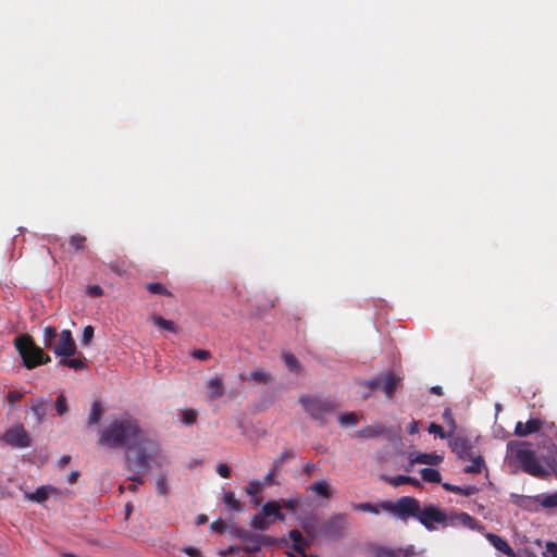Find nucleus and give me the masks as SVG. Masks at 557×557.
I'll return each instance as SVG.
<instances>
[{
	"label": "nucleus",
	"instance_id": "f257e3e1",
	"mask_svg": "<svg viewBox=\"0 0 557 557\" xmlns=\"http://www.w3.org/2000/svg\"><path fill=\"white\" fill-rule=\"evenodd\" d=\"M99 444L110 448H124L126 468L132 473H146L159 454V445L147 437L137 419L131 416L114 418L100 430Z\"/></svg>",
	"mask_w": 557,
	"mask_h": 557
},
{
	"label": "nucleus",
	"instance_id": "f03ea898",
	"mask_svg": "<svg viewBox=\"0 0 557 557\" xmlns=\"http://www.w3.org/2000/svg\"><path fill=\"white\" fill-rule=\"evenodd\" d=\"M395 517L405 522L409 518H416L429 531L435 530V523L446 525L461 524L472 530L478 527V520L467 512L448 516L435 505H426L421 508L420 502L412 496H403L397 499Z\"/></svg>",
	"mask_w": 557,
	"mask_h": 557
},
{
	"label": "nucleus",
	"instance_id": "7ed1b4c3",
	"mask_svg": "<svg viewBox=\"0 0 557 557\" xmlns=\"http://www.w3.org/2000/svg\"><path fill=\"white\" fill-rule=\"evenodd\" d=\"M508 449L525 473L540 479L548 476V471L537 461L535 453L530 448L529 443L509 442Z\"/></svg>",
	"mask_w": 557,
	"mask_h": 557
},
{
	"label": "nucleus",
	"instance_id": "20e7f679",
	"mask_svg": "<svg viewBox=\"0 0 557 557\" xmlns=\"http://www.w3.org/2000/svg\"><path fill=\"white\" fill-rule=\"evenodd\" d=\"M14 346L22 357L24 367L27 369H34L50 361V357L35 344L33 337L28 334L15 337Z\"/></svg>",
	"mask_w": 557,
	"mask_h": 557
},
{
	"label": "nucleus",
	"instance_id": "39448f33",
	"mask_svg": "<svg viewBox=\"0 0 557 557\" xmlns=\"http://www.w3.org/2000/svg\"><path fill=\"white\" fill-rule=\"evenodd\" d=\"M299 403L305 411L313 420L318 421L320 425H324L327 417L333 414L336 409V405L333 401L317 396L301 395Z\"/></svg>",
	"mask_w": 557,
	"mask_h": 557
},
{
	"label": "nucleus",
	"instance_id": "423d86ee",
	"mask_svg": "<svg viewBox=\"0 0 557 557\" xmlns=\"http://www.w3.org/2000/svg\"><path fill=\"white\" fill-rule=\"evenodd\" d=\"M2 441L12 447L26 448L30 446V437L23 425H16L9 429L3 435Z\"/></svg>",
	"mask_w": 557,
	"mask_h": 557
},
{
	"label": "nucleus",
	"instance_id": "0eeeda50",
	"mask_svg": "<svg viewBox=\"0 0 557 557\" xmlns=\"http://www.w3.org/2000/svg\"><path fill=\"white\" fill-rule=\"evenodd\" d=\"M52 351L60 357H71L77 352L76 344L70 330H63L59 341L52 347Z\"/></svg>",
	"mask_w": 557,
	"mask_h": 557
},
{
	"label": "nucleus",
	"instance_id": "6e6552de",
	"mask_svg": "<svg viewBox=\"0 0 557 557\" xmlns=\"http://www.w3.org/2000/svg\"><path fill=\"white\" fill-rule=\"evenodd\" d=\"M396 502L382 500L377 504L372 503H351V508L356 511L370 512L372 515H379L381 511H387L395 516Z\"/></svg>",
	"mask_w": 557,
	"mask_h": 557
},
{
	"label": "nucleus",
	"instance_id": "1a4fd4ad",
	"mask_svg": "<svg viewBox=\"0 0 557 557\" xmlns=\"http://www.w3.org/2000/svg\"><path fill=\"white\" fill-rule=\"evenodd\" d=\"M449 446L459 459L467 460L468 458H471V451L473 447L468 438L462 436H455L449 440Z\"/></svg>",
	"mask_w": 557,
	"mask_h": 557
},
{
	"label": "nucleus",
	"instance_id": "9d476101",
	"mask_svg": "<svg viewBox=\"0 0 557 557\" xmlns=\"http://www.w3.org/2000/svg\"><path fill=\"white\" fill-rule=\"evenodd\" d=\"M543 426V421L540 418L529 419L527 422L518 421L515 426V434L520 437L539 432Z\"/></svg>",
	"mask_w": 557,
	"mask_h": 557
},
{
	"label": "nucleus",
	"instance_id": "9b49d317",
	"mask_svg": "<svg viewBox=\"0 0 557 557\" xmlns=\"http://www.w3.org/2000/svg\"><path fill=\"white\" fill-rule=\"evenodd\" d=\"M381 388L387 398H392L396 389L398 388L401 377L396 375L392 371L385 372L382 376Z\"/></svg>",
	"mask_w": 557,
	"mask_h": 557
},
{
	"label": "nucleus",
	"instance_id": "f8f14e48",
	"mask_svg": "<svg viewBox=\"0 0 557 557\" xmlns=\"http://www.w3.org/2000/svg\"><path fill=\"white\" fill-rule=\"evenodd\" d=\"M346 527V516L344 513L333 515L323 525V532L326 535H336Z\"/></svg>",
	"mask_w": 557,
	"mask_h": 557
},
{
	"label": "nucleus",
	"instance_id": "ddd939ff",
	"mask_svg": "<svg viewBox=\"0 0 557 557\" xmlns=\"http://www.w3.org/2000/svg\"><path fill=\"white\" fill-rule=\"evenodd\" d=\"M60 491L59 488L51 486V485H42L37 487L34 492L27 493L26 497L27 499L35 502V503H44L46 502L50 495H59Z\"/></svg>",
	"mask_w": 557,
	"mask_h": 557
},
{
	"label": "nucleus",
	"instance_id": "4468645a",
	"mask_svg": "<svg viewBox=\"0 0 557 557\" xmlns=\"http://www.w3.org/2000/svg\"><path fill=\"white\" fill-rule=\"evenodd\" d=\"M485 537L497 550L502 552L507 557H517L516 552L504 537L494 533H486Z\"/></svg>",
	"mask_w": 557,
	"mask_h": 557
},
{
	"label": "nucleus",
	"instance_id": "2eb2a0df",
	"mask_svg": "<svg viewBox=\"0 0 557 557\" xmlns=\"http://www.w3.org/2000/svg\"><path fill=\"white\" fill-rule=\"evenodd\" d=\"M242 540L245 542V546L242 547V550L245 553H256L259 552L264 543V540L256 534H251L249 532H242L239 534Z\"/></svg>",
	"mask_w": 557,
	"mask_h": 557
},
{
	"label": "nucleus",
	"instance_id": "dca6fc26",
	"mask_svg": "<svg viewBox=\"0 0 557 557\" xmlns=\"http://www.w3.org/2000/svg\"><path fill=\"white\" fill-rule=\"evenodd\" d=\"M371 557H400L399 547H392L380 544H371L369 546Z\"/></svg>",
	"mask_w": 557,
	"mask_h": 557
},
{
	"label": "nucleus",
	"instance_id": "f3484780",
	"mask_svg": "<svg viewBox=\"0 0 557 557\" xmlns=\"http://www.w3.org/2000/svg\"><path fill=\"white\" fill-rule=\"evenodd\" d=\"M443 460V457L440 455H436L434 453L428 454V453H419L417 455L410 456V463H421V465H429V466H437Z\"/></svg>",
	"mask_w": 557,
	"mask_h": 557
},
{
	"label": "nucleus",
	"instance_id": "a211bd4d",
	"mask_svg": "<svg viewBox=\"0 0 557 557\" xmlns=\"http://www.w3.org/2000/svg\"><path fill=\"white\" fill-rule=\"evenodd\" d=\"M289 539L293 541L290 546L293 553L292 554H300L301 557H305V548L307 546V541L298 530H292L288 532Z\"/></svg>",
	"mask_w": 557,
	"mask_h": 557
},
{
	"label": "nucleus",
	"instance_id": "6ab92c4d",
	"mask_svg": "<svg viewBox=\"0 0 557 557\" xmlns=\"http://www.w3.org/2000/svg\"><path fill=\"white\" fill-rule=\"evenodd\" d=\"M59 366L67 367L76 371L86 370L88 368L87 360L83 357L82 354H78V356L75 358L62 357L59 360Z\"/></svg>",
	"mask_w": 557,
	"mask_h": 557
},
{
	"label": "nucleus",
	"instance_id": "aec40b11",
	"mask_svg": "<svg viewBox=\"0 0 557 557\" xmlns=\"http://www.w3.org/2000/svg\"><path fill=\"white\" fill-rule=\"evenodd\" d=\"M386 432V428L380 423L370 424L361 428L357 432V436L362 438H374L383 435Z\"/></svg>",
	"mask_w": 557,
	"mask_h": 557
},
{
	"label": "nucleus",
	"instance_id": "412c9836",
	"mask_svg": "<svg viewBox=\"0 0 557 557\" xmlns=\"http://www.w3.org/2000/svg\"><path fill=\"white\" fill-rule=\"evenodd\" d=\"M50 404L51 399H34L32 401V411L34 412L38 423H41L42 419L47 414Z\"/></svg>",
	"mask_w": 557,
	"mask_h": 557
},
{
	"label": "nucleus",
	"instance_id": "4be33fe9",
	"mask_svg": "<svg viewBox=\"0 0 557 557\" xmlns=\"http://www.w3.org/2000/svg\"><path fill=\"white\" fill-rule=\"evenodd\" d=\"M310 492L315 493L317 495L323 497V498H331L332 497V490L327 481L325 480H319L313 482L311 485L307 488Z\"/></svg>",
	"mask_w": 557,
	"mask_h": 557
},
{
	"label": "nucleus",
	"instance_id": "5701e85b",
	"mask_svg": "<svg viewBox=\"0 0 557 557\" xmlns=\"http://www.w3.org/2000/svg\"><path fill=\"white\" fill-rule=\"evenodd\" d=\"M104 413V409L100 400H95L91 404L89 417L87 419V425L92 426L100 422L102 416Z\"/></svg>",
	"mask_w": 557,
	"mask_h": 557
},
{
	"label": "nucleus",
	"instance_id": "b1692460",
	"mask_svg": "<svg viewBox=\"0 0 557 557\" xmlns=\"http://www.w3.org/2000/svg\"><path fill=\"white\" fill-rule=\"evenodd\" d=\"M442 486L444 490H446L448 492H451L455 494H460L463 496H472L479 492V488L475 485H467V486L461 487V486L445 482V483H442Z\"/></svg>",
	"mask_w": 557,
	"mask_h": 557
},
{
	"label": "nucleus",
	"instance_id": "393cba45",
	"mask_svg": "<svg viewBox=\"0 0 557 557\" xmlns=\"http://www.w3.org/2000/svg\"><path fill=\"white\" fill-rule=\"evenodd\" d=\"M208 388L212 398H219L224 394L223 382L220 377L215 376L208 381Z\"/></svg>",
	"mask_w": 557,
	"mask_h": 557
},
{
	"label": "nucleus",
	"instance_id": "a878e982",
	"mask_svg": "<svg viewBox=\"0 0 557 557\" xmlns=\"http://www.w3.org/2000/svg\"><path fill=\"white\" fill-rule=\"evenodd\" d=\"M382 379L381 376L372 377L370 380L362 381L360 383L361 386L366 387L367 391L363 393L362 397L364 399L369 398L373 392L377 388H381Z\"/></svg>",
	"mask_w": 557,
	"mask_h": 557
},
{
	"label": "nucleus",
	"instance_id": "bb28decb",
	"mask_svg": "<svg viewBox=\"0 0 557 557\" xmlns=\"http://www.w3.org/2000/svg\"><path fill=\"white\" fill-rule=\"evenodd\" d=\"M58 337V331L54 326L48 325L44 329V345L52 350V347L55 345V339Z\"/></svg>",
	"mask_w": 557,
	"mask_h": 557
},
{
	"label": "nucleus",
	"instance_id": "cd10ccee",
	"mask_svg": "<svg viewBox=\"0 0 557 557\" xmlns=\"http://www.w3.org/2000/svg\"><path fill=\"white\" fill-rule=\"evenodd\" d=\"M421 478L425 482L430 483H441L442 476L441 473L433 468H423L420 471Z\"/></svg>",
	"mask_w": 557,
	"mask_h": 557
},
{
	"label": "nucleus",
	"instance_id": "c85d7f7f",
	"mask_svg": "<svg viewBox=\"0 0 557 557\" xmlns=\"http://www.w3.org/2000/svg\"><path fill=\"white\" fill-rule=\"evenodd\" d=\"M471 465L467 466L463 471L465 473H481L484 466H485V461L483 459L482 456H476V457H472L471 456Z\"/></svg>",
	"mask_w": 557,
	"mask_h": 557
},
{
	"label": "nucleus",
	"instance_id": "c756f323",
	"mask_svg": "<svg viewBox=\"0 0 557 557\" xmlns=\"http://www.w3.org/2000/svg\"><path fill=\"white\" fill-rule=\"evenodd\" d=\"M223 503L232 510L240 512L243 510V506L240 502L235 497L233 492H226L223 495Z\"/></svg>",
	"mask_w": 557,
	"mask_h": 557
},
{
	"label": "nucleus",
	"instance_id": "7c9ffc66",
	"mask_svg": "<svg viewBox=\"0 0 557 557\" xmlns=\"http://www.w3.org/2000/svg\"><path fill=\"white\" fill-rule=\"evenodd\" d=\"M536 500L544 508H557V491L548 495H539Z\"/></svg>",
	"mask_w": 557,
	"mask_h": 557
},
{
	"label": "nucleus",
	"instance_id": "2f4dec72",
	"mask_svg": "<svg viewBox=\"0 0 557 557\" xmlns=\"http://www.w3.org/2000/svg\"><path fill=\"white\" fill-rule=\"evenodd\" d=\"M544 460L547 465L546 470L549 474H556L557 475V456L555 455L553 448H549L547 455L544 457Z\"/></svg>",
	"mask_w": 557,
	"mask_h": 557
},
{
	"label": "nucleus",
	"instance_id": "473e14b6",
	"mask_svg": "<svg viewBox=\"0 0 557 557\" xmlns=\"http://www.w3.org/2000/svg\"><path fill=\"white\" fill-rule=\"evenodd\" d=\"M295 458V453L293 450H284L280 454L278 457H276L274 460H273V466L275 469H280L282 468V466L288 461V460H292Z\"/></svg>",
	"mask_w": 557,
	"mask_h": 557
},
{
	"label": "nucleus",
	"instance_id": "72a5a7b5",
	"mask_svg": "<svg viewBox=\"0 0 557 557\" xmlns=\"http://www.w3.org/2000/svg\"><path fill=\"white\" fill-rule=\"evenodd\" d=\"M154 324L163 330H166L169 332H176V326L173 323V321L166 320L161 315H154L152 318Z\"/></svg>",
	"mask_w": 557,
	"mask_h": 557
},
{
	"label": "nucleus",
	"instance_id": "f704fd0d",
	"mask_svg": "<svg viewBox=\"0 0 557 557\" xmlns=\"http://www.w3.org/2000/svg\"><path fill=\"white\" fill-rule=\"evenodd\" d=\"M146 288L151 294H158V295H163V296H168V297L172 296V293L170 290H168L161 283H148L146 285Z\"/></svg>",
	"mask_w": 557,
	"mask_h": 557
},
{
	"label": "nucleus",
	"instance_id": "c9c22d12",
	"mask_svg": "<svg viewBox=\"0 0 557 557\" xmlns=\"http://www.w3.org/2000/svg\"><path fill=\"white\" fill-rule=\"evenodd\" d=\"M249 380H253V381H257L259 383H271L273 381L272 376L270 375V373L268 372H264V371H252L250 374H249Z\"/></svg>",
	"mask_w": 557,
	"mask_h": 557
},
{
	"label": "nucleus",
	"instance_id": "e433bc0d",
	"mask_svg": "<svg viewBox=\"0 0 557 557\" xmlns=\"http://www.w3.org/2000/svg\"><path fill=\"white\" fill-rule=\"evenodd\" d=\"M283 360L286 364V367L290 370V371H294V372H297L300 368L299 366V362L297 360V358L289 354V352H284L283 354Z\"/></svg>",
	"mask_w": 557,
	"mask_h": 557
},
{
	"label": "nucleus",
	"instance_id": "4c0bfd02",
	"mask_svg": "<svg viewBox=\"0 0 557 557\" xmlns=\"http://www.w3.org/2000/svg\"><path fill=\"white\" fill-rule=\"evenodd\" d=\"M263 483L259 480H252L246 487V493L250 496H257L263 490Z\"/></svg>",
	"mask_w": 557,
	"mask_h": 557
},
{
	"label": "nucleus",
	"instance_id": "58836bf2",
	"mask_svg": "<svg viewBox=\"0 0 557 557\" xmlns=\"http://www.w3.org/2000/svg\"><path fill=\"white\" fill-rule=\"evenodd\" d=\"M338 421L343 426H354L358 423V417L354 412H347L339 416Z\"/></svg>",
	"mask_w": 557,
	"mask_h": 557
},
{
	"label": "nucleus",
	"instance_id": "ea45409f",
	"mask_svg": "<svg viewBox=\"0 0 557 557\" xmlns=\"http://www.w3.org/2000/svg\"><path fill=\"white\" fill-rule=\"evenodd\" d=\"M269 524L270 522L265 520L263 515H255L251 519V527L256 530H265Z\"/></svg>",
	"mask_w": 557,
	"mask_h": 557
},
{
	"label": "nucleus",
	"instance_id": "a19ab883",
	"mask_svg": "<svg viewBox=\"0 0 557 557\" xmlns=\"http://www.w3.org/2000/svg\"><path fill=\"white\" fill-rule=\"evenodd\" d=\"M278 508H280V505L275 502H267L263 506H262V515L264 517H271V516H274L276 513H278Z\"/></svg>",
	"mask_w": 557,
	"mask_h": 557
},
{
	"label": "nucleus",
	"instance_id": "79ce46f5",
	"mask_svg": "<svg viewBox=\"0 0 557 557\" xmlns=\"http://www.w3.org/2000/svg\"><path fill=\"white\" fill-rule=\"evenodd\" d=\"M156 486H157L158 494L166 496L168 488H169V482H168L166 475H164V474L159 475L157 479V482H156Z\"/></svg>",
	"mask_w": 557,
	"mask_h": 557
},
{
	"label": "nucleus",
	"instance_id": "37998d69",
	"mask_svg": "<svg viewBox=\"0 0 557 557\" xmlns=\"http://www.w3.org/2000/svg\"><path fill=\"white\" fill-rule=\"evenodd\" d=\"M86 237L82 235H73L70 238V245L76 251L83 250L85 248Z\"/></svg>",
	"mask_w": 557,
	"mask_h": 557
},
{
	"label": "nucleus",
	"instance_id": "c03bdc74",
	"mask_svg": "<svg viewBox=\"0 0 557 557\" xmlns=\"http://www.w3.org/2000/svg\"><path fill=\"white\" fill-rule=\"evenodd\" d=\"M55 409H57V412L59 416H63L64 413L67 412L69 407H67L66 398L63 394H60L57 397Z\"/></svg>",
	"mask_w": 557,
	"mask_h": 557
},
{
	"label": "nucleus",
	"instance_id": "a18cd8bd",
	"mask_svg": "<svg viewBox=\"0 0 557 557\" xmlns=\"http://www.w3.org/2000/svg\"><path fill=\"white\" fill-rule=\"evenodd\" d=\"M280 471V469H275L272 465V468L269 470V472L263 478V486H270L277 484V481L275 479L276 472Z\"/></svg>",
	"mask_w": 557,
	"mask_h": 557
},
{
	"label": "nucleus",
	"instance_id": "49530a36",
	"mask_svg": "<svg viewBox=\"0 0 557 557\" xmlns=\"http://www.w3.org/2000/svg\"><path fill=\"white\" fill-rule=\"evenodd\" d=\"M189 355L198 360L207 361L211 358V352L207 349H193Z\"/></svg>",
	"mask_w": 557,
	"mask_h": 557
},
{
	"label": "nucleus",
	"instance_id": "de8ad7c7",
	"mask_svg": "<svg viewBox=\"0 0 557 557\" xmlns=\"http://www.w3.org/2000/svg\"><path fill=\"white\" fill-rule=\"evenodd\" d=\"M442 417H443L444 422L450 426V433L454 432L456 429V422H455L451 410L449 408H445Z\"/></svg>",
	"mask_w": 557,
	"mask_h": 557
},
{
	"label": "nucleus",
	"instance_id": "09e8293b",
	"mask_svg": "<svg viewBox=\"0 0 557 557\" xmlns=\"http://www.w3.org/2000/svg\"><path fill=\"white\" fill-rule=\"evenodd\" d=\"M197 420V412L194 409H186L183 411V423L190 425Z\"/></svg>",
	"mask_w": 557,
	"mask_h": 557
},
{
	"label": "nucleus",
	"instance_id": "8fccbe9b",
	"mask_svg": "<svg viewBox=\"0 0 557 557\" xmlns=\"http://www.w3.org/2000/svg\"><path fill=\"white\" fill-rule=\"evenodd\" d=\"M430 433L438 435L441 438H446L450 435L449 433L444 432L443 428L440 424L431 423L428 428Z\"/></svg>",
	"mask_w": 557,
	"mask_h": 557
},
{
	"label": "nucleus",
	"instance_id": "3c124183",
	"mask_svg": "<svg viewBox=\"0 0 557 557\" xmlns=\"http://www.w3.org/2000/svg\"><path fill=\"white\" fill-rule=\"evenodd\" d=\"M134 475L128 476V480H131L133 483L128 485V490L131 492L137 491L138 485L143 484L144 480L140 476L141 473H133Z\"/></svg>",
	"mask_w": 557,
	"mask_h": 557
},
{
	"label": "nucleus",
	"instance_id": "603ef678",
	"mask_svg": "<svg viewBox=\"0 0 557 557\" xmlns=\"http://www.w3.org/2000/svg\"><path fill=\"white\" fill-rule=\"evenodd\" d=\"M94 337V327L91 325H87L84 327L82 344L89 345Z\"/></svg>",
	"mask_w": 557,
	"mask_h": 557
},
{
	"label": "nucleus",
	"instance_id": "864d4df0",
	"mask_svg": "<svg viewBox=\"0 0 557 557\" xmlns=\"http://www.w3.org/2000/svg\"><path fill=\"white\" fill-rule=\"evenodd\" d=\"M399 550H400V557H422L419 553H417L414 550V547L412 545H410L406 548L399 547Z\"/></svg>",
	"mask_w": 557,
	"mask_h": 557
},
{
	"label": "nucleus",
	"instance_id": "5fc2aeb1",
	"mask_svg": "<svg viewBox=\"0 0 557 557\" xmlns=\"http://www.w3.org/2000/svg\"><path fill=\"white\" fill-rule=\"evenodd\" d=\"M409 481H410V476H408V475H396V476H393L389 479V483L393 486H399L403 484H407V482H409Z\"/></svg>",
	"mask_w": 557,
	"mask_h": 557
},
{
	"label": "nucleus",
	"instance_id": "6e6d98bb",
	"mask_svg": "<svg viewBox=\"0 0 557 557\" xmlns=\"http://www.w3.org/2000/svg\"><path fill=\"white\" fill-rule=\"evenodd\" d=\"M544 557H557V544L554 542H548L546 544V552H544Z\"/></svg>",
	"mask_w": 557,
	"mask_h": 557
},
{
	"label": "nucleus",
	"instance_id": "4d7b16f0",
	"mask_svg": "<svg viewBox=\"0 0 557 557\" xmlns=\"http://www.w3.org/2000/svg\"><path fill=\"white\" fill-rule=\"evenodd\" d=\"M87 293L91 297H99L103 295V289L99 285H89L87 288Z\"/></svg>",
	"mask_w": 557,
	"mask_h": 557
},
{
	"label": "nucleus",
	"instance_id": "13d9d810",
	"mask_svg": "<svg viewBox=\"0 0 557 557\" xmlns=\"http://www.w3.org/2000/svg\"><path fill=\"white\" fill-rule=\"evenodd\" d=\"M218 473L222 478L227 479L231 476V468L226 463H220L218 466Z\"/></svg>",
	"mask_w": 557,
	"mask_h": 557
},
{
	"label": "nucleus",
	"instance_id": "bf43d9fd",
	"mask_svg": "<svg viewBox=\"0 0 557 557\" xmlns=\"http://www.w3.org/2000/svg\"><path fill=\"white\" fill-rule=\"evenodd\" d=\"M183 552L190 557H201V552L194 546H186L183 548Z\"/></svg>",
	"mask_w": 557,
	"mask_h": 557
},
{
	"label": "nucleus",
	"instance_id": "052dcab7",
	"mask_svg": "<svg viewBox=\"0 0 557 557\" xmlns=\"http://www.w3.org/2000/svg\"><path fill=\"white\" fill-rule=\"evenodd\" d=\"M210 528L215 532L223 533L226 529V524L224 521H214L211 523Z\"/></svg>",
	"mask_w": 557,
	"mask_h": 557
},
{
	"label": "nucleus",
	"instance_id": "680f3d73",
	"mask_svg": "<svg viewBox=\"0 0 557 557\" xmlns=\"http://www.w3.org/2000/svg\"><path fill=\"white\" fill-rule=\"evenodd\" d=\"M240 550H242V547H239V546H228L226 549L220 550V555L226 557L231 554H235Z\"/></svg>",
	"mask_w": 557,
	"mask_h": 557
},
{
	"label": "nucleus",
	"instance_id": "e2e57ef3",
	"mask_svg": "<svg viewBox=\"0 0 557 557\" xmlns=\"http://www.w3.org/2000/svg\"><path fill=\"white\" fill-rule=\"evenodd\" d=\"M22 398V394L17 391H10L8 393V399L11 403L18 401Z\"/></svg>",
	"mask_w": 557,
	"mask_h": 557
},
{
	"label": "nucleus",
	"instance_id": "0e129e2a",
	"mask_svg": "<svg viewBox=\"0 0 557 557\" xmlns=\"http://www.w3.org/2000/svg\"><path fill=\"white\" fill-rule=\"evenodd\" d=\"M304 472L307 474V475H312V473L315 471V465L312 462V461H309L307 463L304 465Z\"/></svg>",
	"mask_w": 557,
	"mask_h": 557
},
{
	"label": "nucleus",
	"instance_id": "69168bd1",
	"mask_svg": "<svg viewBox=\"0 0 557 557\" xmlns=\"http://www.w3.org/2000/svg\"><path fill=\"white\" fill-rule=\"evenodd\" d=\"M298 506V502L296 499H287L284 500L283 507L289 510H295Z\"/></svg>",
	"mask_w": 557,
	"mask_h": 557
},
{
	"label": "nucleus",
	"instance_id": "338daca9",
	"mask_svg": "<svg viewBox=\"0 0 557 557\" xmlns=\"http://www.w3.org/2000/svg\"><path fill=\"white\" fill-rule=\"evenodd\" d=\"M110 269L117 274H122L125 272V269L117 262L111 263Z\"/></svg>",
	"mask_w": 557,
	"mask_h": 557
},
{
	"label": "nucleus",
	"instance_id": "774afa93",
	"mask_svg": "<svg viewBox=\"0 0 557 557\" xmlns=\"http://www.w3.org/2000/svg\"><path fill=\"white\" fill-rule=\"evenodd\" d=\"M79 476V472L78 471H72L69 475H67V482L70 484H74L76 483L77 479Z\"/></svg>",
	"mask_w": 557,
	"mask_h": 557
}]
</instances>
